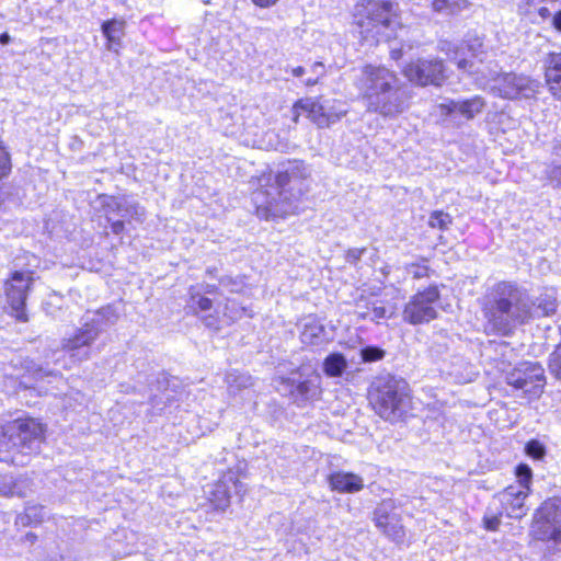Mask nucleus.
Instances as JSON below:
<instances>
[{"label": "nucleus", "instance_id": "obj_1", "mask_svg": "<svg viewBox=\"0 0 561 561\" xmlns=\"http://www.w3.org/2000/svg\"><path fill=\"white\" fill-rule=\"evenodd\" d=\"M275 182L252 193L257 216L266 220L297 210V203L310 188L311 169L301 160L288 161L278 170Z\"/></svg>", "mask_w": 561, "mask_h": 561}, {"label": "nucleus", "instance_id": "obj_2", "mask_svg": "<svg viewBox=\"0 0 561 561\" xmlns=\"http://www.w3.org/2000/svg\"><path fill=\"white\" fill-rule=\"evenodd\" d=\"M482 311L491 330L507 336L517 325L530 319L531 302L524 288L516 283L502 280L485 296Z\"/></svg>", "mask_w": 561, "mask_h": 561}, {"label": "nucleus", "instance_id": "obj_3", "mask_svg": "<svg viewBox=\"0 0 561 561\" xmlns=\"http://www.w3.org/2000/svg\"><path fill=\"white\" fill-rule=\"evenodd\" d=\"M355 84L367 110L383 117H394L407 107L405 91L394 71L385 66L366 65L355 77Z\"/></svg>", "mask_w": 561, "mask_h": 561}, {"label": "nucleus", "instance_id": "obj_4", "mask_svg": "<svg viewBox=\"0 0 561 561\" xmlns=\"http://www.w3.org/2000/svg\"><path fill=\"white\" fill-rule=\"evenodd\" d=\"M118 319V313L113 306H105L91 316L87 314L85 322L71 337L64 339L61 350L49 351L45 358L55 365L69 369L71 365L64 360L65 355L69 356L71 364L88 360L91 357V347L100 333L113 325Z\"/></svg>", "mask_w": 561, "mask_h": 561}, {"label": "nucleus", "instance_id": "obj_5", "mask_svg": "<svg viewBox=\"0 0 561 561\" xmlns=\"http://www.w3.org/2000/svg\"><path fill=\"white\" fill-rule=\"evenodd\" d=\"M44 439L43 424L33 417L16 419L0 433V460L24 465V458L39 450Z\"/></svg>", "mask_w": 561, "mask_h": 561}, {"label": "nucleus", "instance_id": "obj_6", "mask_svg": "<svg viewBox=\"0 0 561 561\" xmlns=\"http://www.w3.org/2000/svg\"><path fill=\"white\" fill-rule=\"evenodd\" d=\"M369 401L376 413L387 421H399L411 408L409 385L391 375L378 377L370 387Z\"/></svg>", "mask_w": 561, "mask_h": 561}, {"label": "nucleus", "instance_id": "obj_7", "mask_svg": "<svg viewBox=\"0 0 561 561\" xmlns=\"http://www.w3.org/2000/svg\"><path fill=\"white\" fill-rule=\"evenodd\" d=\"M321 376L314 369L299 367L288 377H279L277 390L298 407L318 400L321 396Z\"/></svg>", "mask_w": 561, "mask_h": 561}, {"label": "nucleus", "instance_id": "obj_8", "mask_svg": "<svg viewBox=\"0 0 561 561\" xmlns=\"http://www.w3.org/2000/svg\"><path fill=\"white\" fill-rule=\"evenodd\" d=\"M530 534L537 540L561 542V497L541 503L534 514Z\"/></svg>", "mask_w": 561, "mask_h": 561}, {"label": "nucleus", "instance_id": "obj_9", "mask_svg": "<svg viewBox=\"0 0 561 561\" xmlns=\"http://www.w3.org/2000/svg\"><path fill=\"white\" fill-rule=\"evenodd\" d=\"M440 307L438 286L431 285L411 296L403 308L402 317L412 325L428 323L437 319Z\"/></svg>", "mask_w": 561, "mask_h": 561}, {"label": "nucleus", "instance_id": "obj_10", "mask_svg": "<svg viewBox=\"0 0 561 561\" xmlns=\"http://www.w3.org/2000/svg\"><path fill=\"white\" fill-rule=\"evenodd\" d=\"M440 51L457 64L459 70L470 75L482 73L480 65L483 64V43L482 39L474 36L469 37L461 44L450 42H442L439 44Z\"/></svg>", "mask_w": 561, "mask_h": 561}, {"label": "nucleus", "instance_id": "obj_11", "mask_svg": "<svg viewBox=\"0 0 561 561\" xmlns=\"http://www.w3.org/2000/svg\"><path fill=\"white\" fill-rule=\"evenodd\" d=\"M492 91L495 95L507 100L535 98L541 88L538 80L515 72H502L492 77Z\"/></svg>", "mask_w": 561, "mask_h": 561}, {"label": "nucleus", "instance_id": "obj_12", "mask_svg": "<svg viewBox=\"0 0 561 561\" xmlns=\"http://www.w3.org/2000/svg\"><path fill=\"white\" fill-rule=\"evenodd\" d=\"M508 386L529 397H539L545 388V369L539 363L524 362L505 376Z\"/></svg>", "mask_w": 561, "mask_h": 561}, {"label": "nucleus", "instance_id": "obj_13", "mask_svg": "<svg viewBox=\"0 0 561 561\" xmlns=\"http://www.w3.org/2000/svg\"><path fill=\"white\" fill-rule=\"evenodd\" d=\"M508 386L529 397H539L545 388V369L539 363L524 362L505 376Z\"/></svg>", "mask_w": 561, "mask_h": 561}, {"label": "nucleus", "instance_id": "obj_14", "mask_svg": "<svg viewBox=\"0 0 561 561\" xmlns=\"http://www.w3.org/2000/svg\"><path fill=\"white\" fill-rule=\"evenodd\" d=\"M33 284V273L27 271H15L4 283V293L11 314L21 322L28 320L25 302L27 293Z\"/></svg>", "mask_w": 561, "mask_h": 561}, {"label": "nucleus", "instance_id": "obj_15", "mask_svg": "<svg viewBox=\"0 0 561 561\" xmlns=\"http://www.w3.org/2000/svg\"><path fill=\"white\" fill-rule=\"evenodd\" d=\"M445 65L438 58H419L403 68L404 77L412 83L439 87L446 80Z\"/></svg>", "mask_w": 561, "mask_h": 561}, {"label": "nucleus", "instance_id": "obj_16", "mask_svg": "<svg viewBox=\"0 0 561 561\" xmlns=\"http://www.w3.org/2000/svg\"><path fill=\"white\" fill-rule=\"evenodd\" d=\"M294 111L297 115L305 114L318 127H329L331 124L337 122L343 115L346 114L345 110L339 112H331L324 104L314 99H302L296 102Z\"/></svg>", "mask_w": 561, "mask_h": 561}, {"label": "nucleus", "instance_id": "obj_17", "mask_svg": "<svg viewBox=\"0 0 561 561\" xmlns=\"http://www.w3.org/2000/svg\"><path fill=\"white\" fill-rule=\"evenodd\" d=\"M104 209L125 220L128 226H133L134 222L141 224L146 218L145 208L138 202L128 197H110L104 204Z\"/></svg>", "mask_w": 561, "mask_h": 561}, {"label": "nucleus", "instance_id": "obj_18", "mask_svg": "<svg viewBox=\"0 0 561 561\" xmlns=\"http://www.w3.org/2000/svg\"><path fill=\"white\" fill-rule=\"evenodd\" d=\"M391 505L380 504L374 512L376 526L391 540L401 542L404 538L403 526L400 524L397 515L390 513Z\"/></svg>", "mask_w": 561, "mask_h": 561}, {"label": "nucleus", "instance_id": "obj_19", "mask_svg": "<svg viewBox=\"0 0 561 561\" xmlns=\"http://www.w3.org/2000/svg\"><path fill=\"white\" fill-rule=\"evenodd\" d=\"M527 491L510 485L501 495V502L505 514L510 518L519 519L527 514L525 499L528 496Z\"/></svg>", "mask_w": 561, "mask_h": 561}, {"label": "nucleus", "instance_id": "obj_20", "mask_svg": "<svg viewBox=\"0 0 561 561\" xmlns=\"http://www.w3.org/2000/svg\"><path fill=\"white\" fill-rule=\"evenodd\" d=\"M484 106V99L476 95L468 100H450L447 103L442 104V110L449 115L459 113L465 118L472 119L477 114L483 111Z\"/></svg>", "mask_w": 561, "mask_h": 561}, {"label": "nucleus", "instance_id": "obj_21", "mask_svg": "<svg viewBox=\"0 0 561 561\" xmlns=\"http://www.w3.org/2000/svg\"><path fill=\"white\" fill-rule=\"evenodd\" d=\"M333 491L340 493H356L364 489V480L360 476L347 471H334L328 477Z\"/></svg>", "mask_w": 561, "mask_h": 561}, {"label": "nucleus", "instance_id": "obj_22", "mask_svg": "<svg viewBox=\"0 0 561 561\" xmlns=\"http://www.w3.org/2000/svg\"><path fill=\"white\" fill-rule=\"evenodd\" d=\"M300 339L304 344L308 345H320L328 341L323 324L311 316L304 319Z\"/></svg>", "mask_w": 561, "mask_h": 561}, {"label": "nucleus", "instance_id": "obj_23", "mask_svg": "<svg viewBox=\"0 0 561 561\" xmlns=\"http://www.w3.org/2000/svg\"><path fill=\"white\" fill-rule=\"evenodd\" d=\"M125 25L123 19H111L102 23L101 30L107 39V49L117 51L125 34Z\"/></svg>", "mask_w": 561, "mask_h": 561}, {"label": "nucleus", "instance_id": "obj_24", "mask_svg": "<svg viewBox=\"0 0 561 561\" xmlns=\"http://www.w3.org/2000/svg\"><path fill=\"white\" fill-rule=\"evenodd\" d=\"M227 481L232 482L234 489L238 490V485L233 481L232 476L216 483L209 493V500L216 510L225 511L230 504L231 494Z\"/></svg>", "mask_w": 561, "mask_h": 561}, {"label": "nucleus", "instance_id": "obj_25", "mask_svg": "<svg viewBox=\"0 0 561 561\" xmlns=\"http://www.w3.org/2000/svg\"><path fill=\"white\" fill-rule=\"evenodd\" d=\"M322 368L328 377H341L347 368V360L341 353H331L324 358Z\"/></svg>", "mask_w": 561, "mask_h": 561}, {"label": "nucleus", "instance_id": "obj_26", "mask_svg": "<svg viewBox=\"0 0 561 561\" xmlns=\"http://www.w3.org/2000/svg\"><path fill=\"white\" fill-rule=\"evenodd\" d=\"M362 302H356L355 313L362 320H370L378 323L382 319H388L392 314L381 302L373 301L371 311H362Z\"/></svg>", "mask_w": 561, "mask_h": 561}, {"label": "nucleus", "instance_id": "obj_27", "mask_svg": "<svg viewBox=\"0 0 561 561\" xmlns=\"http://www.w3.org/2000/svg\"><path fill=\"white\" fill-rule=\"evenodd\" d=\"M468 5V0H432L433 10L446 15L457 14Z\"/></svg>", "mask_w": 561, "mask_h": 561}, {"label": "nucleus", "instance_id": "obj_28", "mask_svg": "<svg viewBox=\"0 0 561 561\" xmlns=\"http://www.w3.org/2000/svg\"><path fill=\"white\" fill-rule=\"evenodd\" d=\"M225 380L231 391L245 389L253 385L251 375L236 369L228 371Z\"/></svg>", "mask_w": 561, "mask_h": 561}, {"label": "nucleus", "instance_id": "obj_29", "mask_svg": "<svg viewBox=\"0 0 561 561\" xmlns=\"http://www.w3.org/2000/svg\"><path fill=\"white\" fill-rule=\"evenodd\" d=\"M243 316L252 317L247 307L239 305L232 299H228L224 308V322L229 324Z\"/></svg>", "mask_w": 561, "mask_h": 561}, {"label": "nucleus", "instance_id": "obj_30", "mask_svg": "<svg viewBox=\"0 0 561 561\" xmlns=\"http://www.w3.org/2000/svg\"><path fill=\"white\" fill-rule=\"evenodd\" d=\"M45 513L43 506L31 505L25 507L23 515L18 517V523L23 526L41 523L44 519Z\"/></svg>", "mask_w": 561, "mask_h": 561}, {"label": "nucleus", "instance_id": "obj_31", "mask_svg": "<svg viewBox=\"0 0 561 561\" xmlns=\"http://www.w3.org/2000/svg\"><path fill=\"white\" fill-rule=\"evenodd\" d=\"M515 474L518 481V485L516 488L529 492L533 480L531 468L526 463H519L515 469Z\"/></svg>", "mask_w": 561, "mask_h": 561}, {"label": "nucleus", "instance_id": "obj_32", "mask_svg": "<svg viewBox=\"0 0 561 561\" xmlns=\"http://www.w3.org/2000/svg\"><path fill=\"white\" fill-rule=\"evenodd\" d=\"M386 351L376 345H367L360 350V358L364 363H374L383 359Z\"/></svg>", "mask_w": 561, "mask_h": 561}, {"label": "nucleus", "instance_id": "obj_33", "mask_svg": "<svg viewBox=\"0 0 561 561\" xmlns=\"http://www.w3.org/2000/svg\"><path fill=\"white\" fill-rule=\"evenodd\" d=\"M453 219L449 214L442 210L433 211L428 219V225L432 228H438L439 230H446L451 225Z\"/></svg>", "mask_w": 561, "mask_h": 561}, {"label": "nucleus", "instance_id": "obj_34", "mask_svg": "<svg viewBox=\"0 0 561 561\" xmlns=\"http://www.w3.org/2000/svg\"><path fill=\"white\" fill-rule=\"evenodd\" d=\"M549 371L561 381V343L549 356Z\"/></svg>", "mask_w": 561, "mask_h": 561}, {"label": "nucleus", "instance_id": "obj_35", "mask_svg": "<svg viewBox=\"0 0 561 561\" xmlns=\"http://www.w3.org/2000/svg\"><path fill=\"white\" fill-rule=\"evenodd\" d=\"M525 453L535 460H541L546 456V447L537 439H530L525 445Z\"/></svg>", "mask_w": 561, "mask_h": 561}, {"label": "nucleus", "instance_id": "obj_36", "mask_svg": "<svg viewBox=\"0 0 561 561\" xmlns=\"http://www.w3.org/2000/svg\"><path fill=\"white\" fill-rule=\"evenodd\" d=\"M105 219L111 226V230L114 234L119 236L126 230L127 224L125 220L117 218L114 214H110L107 209H104Z\"/></svg>", "mask_w": 561, "mask_h": 561}, {"label": "nucleus", "instance_id": "obj_37", "mask_svg": "<svg viewBox=\"0 0 561 561\" xmlns=\"http://www.w3.org/2000/svg\"><path fill=\"white\" fill-rule=\"evenodd\" d=\"M191 307L198 308L199 311H208L213 307V301L199 293L191 291Z\"/></svg>", "mask_w": 561, "mask_h": 561}, {"label": "nucleus", "instance_id": "obj_38", "mask_svg": "<svg viewBox=\"0 0 561 561\" xmlns=\"http://www.w3.org/2000/svg\"><path fill=\"white\" fill-rule=\"evenodd\" d=\"M405 270L414 279H421L430 276V267L427 265L412 263L407 265Z\"/></svg>", "mask_w": 561, "mask_h": 561}, {"label": "nucleus", "instance_id": "obj_39", "mask_svg": "<svg viewBox=\"0 0 561 561\" xmlns=\"http://www.w3.org/2000/svg\"><path fill=\"white\" fill-rule=\"evenodd\" d=\"M502 512L500 513H490V510L483 516V526L486 530L495 531L497 530L501 524Z\"/></svg>", "mask_w": 561, "mask_h": 561}, {"label": "nucleus", "instance_id": "obj_40", "mask_svg": "<svg viewBox=\"0 0 561 561\" xmlns=\"http://www.w3.org/2000/svg\"><path fill=\"white\" fill-rule=\"evenodd\" d=\"M311 71L314 75V77H310L306 79L305 84L306 85H314L318 83L319 78L324 75V65L322 62H314L311 67Z\"/></svg>", "mask_w": 561, "mask_h": 561}, {"label": "nucleus", "instance_id": "obj_41", "mask_svg": "<svg viewBox=\"0 0 561 561\" xmlns=\"http://www.w3.org/2000/svg\"><path fill=\"white\" fill-rule=\"evenodd\" d=\"M550 184L554 187H561V165H552L547 171Z\"/></svg>", "mask_w": 561, "mask_h": 561}, {"label": "nucleus", "instance_id": "obj_42", "mask_svg": "<svg viewBox=\"0 0 561 561\" xmlns=\"http://www.w3.org/2000/svg\"><path fill=\"white\" fill-rule=\"evenodd\" d=\"M366 248H354L350 249L346 253V262L356 265L360 260L362 255L365 253Z\"/></svg>", "mask_w": 561, "mask_h": 561}, {"label": "nucleus", "instance_id": "obj_43", "mask_svg": "<svg viewBox=\"0 0 561 561\" xmlns=\"http://www.w3.org/2000/svg\"><path fill=\"white\" fill-rule=\"evenodd\" d=\"M203 322L206 327L214 329V330H219V328H220V320L217 317H215L214 314H208V316L204 317Z\"/></svg>", "mask_w": 561, "mask_h": 561}, {"label": "nucleus", "instance_id": "obj_44", "mask_svg": "<svg viewBox=\"0 0 561 561\" xmlns=\"http://www.w3.org/2000/svg\"><path fill=\"white\" fill-rule=\"evenodd\" d=\"M162 400V398H158V396H152L150 397V402L152 404V408L157 411V413H161L165 407V403L163 404V407H160V401Z\"/></svg>", "mask_w": 561, "mask_h": 561}, {"label": "nucleus", "instance_id": "obj_45", "mask_svg": "<svg viewBox=\"0 0 561 561\" xmlns=\"http://www.w3.org/2000/svg\"><path fill=\"white\" fill-rule=\"evenodd\" d=\"M254 4L261 8H267L275 4L278 0H252Z\"/></svg>", "mask_w": 561, "mask_h": 561}, {"label": "nucleus", "instance_id": "obj_46", "mask_svg": "<svg viewBox=\"0 0 561 561\" xmlns=\"http://www.w3.org/2000/svg\"><path fill=\"white\" fill-rule=\"evenodd\" d=\"M357 302H362V311H371V302L366 298H360Z\"/></svg>", "mask_w": 561, "mask_h": 561}, {"label": "nucleus", "instance_id": "obj_47", "mask_svg": "<svg viewBox=\"0 0 561 561\" xmlns=\"http://www.w3.org/2000/svg\"><path fill=\"white\" fill-rule=\"evenodd\" d=\"M37 539V536L34 534V533H27L25 534V536L23 537V542L24 543H30V545H33Z\"/></svg>", "mask_w": 561, "mask_h": 561}, {"label": "nucleus", "instance_id": "obj_48", "mask_svg": "<svg viewBox=\"0 0 561 561\" xmlns=\"http://www.w3.org/2000/svg\"><path fill=\"white\" fill-rule=\"evenodd\" d=\"M553 25L558 31H561V10L554 14Z\"/></svg>", "mask_w": 561, "mask_h": 561}, {"label": "nucleus", "instance_id": "obj_49", "mask_svg": "<svg viewBox=\"0 0 561 561\" xmlns=\"http://www.w3.org/2000/svg\"><path fill=\"white\" fill-rule=\"evenodd\" d=\"M11 42V36L4 32L0 34V44L1 45H8Z\"/></svg>", "mask_w": 561, "mask_h": 561}, {"label": "nucleus", "instance_id": "obj_50", "mask_svg": "<svg viewBox=\"0 0 561 561\" xmlns=\"http://www.w3.org/2000/svg\"><path fill=\"white\" fill-rule=\"evenodd\" d=\"M538 13L542 19H548L551 15L549 9L546 7L539 8Z\"/></svg>", "mask_w": 561, "mask_h": 561}, {"label": "nucleus", "instance_id": "obj_51", "mask_svg": "<svg viewBox=\"0 0 561 561\" xmlns=\"http://www.w3.org/2000/svg\"><path fill=\"white\" fill-rule=\"evenodd\" d=\"M390 55H391L392 59L398 60L402 56V50L397 49V48H391Z\"/></svg>", "mask_w": 561, "mask_h": 561}, {"label": "nucleus", "instance_id": "obj_52", "mask_svg": "<svg viewBox=\"0 0 561 561\" xmlns=\"http://www.w3.org/2000/svg\"><path fill=\"white\" fill-rule=\"evenodd\" d=\"M305 72H306L305 68L300 67V66L296 67V68H293V70H291V73L295 77H301Z\"/></svg>", "mask_w": 561, "mask_h": 561}, {"label": "nucleus", "instance_id": "obj_53", "mask_svg": "<svg viewBox=\"0 0 561 561\" xmlns=\"http://www.w3.org/2000/svg\"><path fill=\"white\" fill-rule=\"evenodd\" d=\"M36 371L37 373H43L44 375H54L55 374L54 370L44 368L42 366H38V368H36Z\"/></svg>", "mask_w": 561, "mask_h": 561}, {"label": "nucleus", "instance_id": "obj_54", "mask_svg": "<svg viewBox=\"0 0 561 561\" xmlns=\"http://www.w3.org/2000/svg\"><path fill=\"white\" fill-rule=\"evenodd\" d=\"M554 301H551L549 302L546 307H545V312L546 314H549V312H552L554 310Z\"/></svg>", "mask_w": 561, "mask_h": 561}, {"label": "nucleus", "instance_id": "obj_55", "mask_svg": "<svg viewBox=\"0 0 561 561\" xmlns=\"http://www.w3.org/2000/svg\"><path fill=\"white\" fill-rule=\"evenodd\" d=\"M214 288H215V286H213V285H207V286H206V293H208V294L213 293V291H214Z\"/></svg>", "mask_w": 561, "mask_h": 561}, {"label": "nucleus", "instance_id": "obj_56", "mask_svg": "<svg viewBox=\"0 0 561 561\" xmlns=\"http://www.w3.org/2000/svg\"><path fill=\"white\" fill-rule=\"evenodd\" d=\"M165 400H167L168 402H170V401H171V397H170L169 394H167V396H165Z\"/></svg>", "mask_w": 561, "mask_h": 561}]
</instances>
